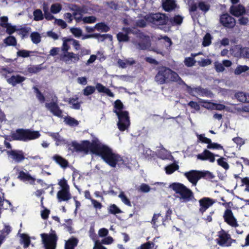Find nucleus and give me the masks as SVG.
<instances>
[{"label": "nucleus", "mask_w": 249, "mask_h": 249, "mask_svg": "<svg viewBox=\"0 0 249 249\" xmlns=\"http://www.w3.org/2000/svg\"><path fill=\"white\" fill-rule=\"evenodd\" d=\"M71 146L77 152L92 154L101 157L109 165L115 167L116 165L121 167L124 164V160L119 154L115 153L107 145L102 143L98 139L94 138L91 142L84 141L81 143L72 142Z\"/></svg>", "instance_id": "obj_1"}, {"label": "nucleus", "mask_w": 249, "mask_h": 249, "mask_svg": "<svg viewBox=\"0 0 249 249\" xmlns=\"http://www.w3.org/2000/svg\"><path fill=\"white\" fill-rule=\"evenodd\" d=\"M155 79L159 84H163L170 81H173L177 82L179 85H185L176 72L165 67H162L159 70Z\"/></svg>", "instance_id": "obj_2"}, {"label": "nucleus", "mask_w": 249, "mask_h": 249, "mask_svg": "<svg viewBox=\"0 0 249 249\" xmlns=\"http://www.w3.org/2000/svg\"><path fill=\"white\" fill-rule=\"evenodd\" d=\"M114 107L115 109L114 110V112L116 113L118 119V128L120 131H124L127 129L130 125L128 113L126 111L122 110L123 105L119 100L115 101Z\"/></svg>", "instance_id": "obj_3"}, {"label": "nucleus", "mask_w": 249, "mask_h": 249, "mask_svg": "<svg viewBox=\"0 0 249 249\" xmlns=\"http://www.w3.org/2000/svg\"><path fill=\"white\" fill-rule=\"evenodd\" d=\"M170 187L176 192V197L182 202H189L194 198L192 191L182 184L174 183Z\"/></svg>", "instance_id": "obj_4"}, {"label": "nucleus", "mask_w": 249, "mask_h": 249, "mask_svg": "<svg viewBox=\"0 0 249 249\" xmlns=\"http://www.w3.org/2000/svg\"><path fill=\"white\" fill-rule=\"evenodd\" d=\"M40 136L37 131H32L29 129H18L11 134L13 140L28 141L38 138Z\"/></svg>", "instance_id": "obj_5"}, {"label": "nucleus", "mask_w": 249, "mask_h": 249, "mask_svg": "<svg viewBox=\"0 0 249 249\" xmlns=\"http://www.w3.org/2000/svg\"><path fill=\"white\" fill-rule=\"evenodd\" d=\"M40 236L45 249H55L57 237L54 231L50 234L41 233Z\"/></svg>", "instance_id": "obj_6"}, {"label": "nucleus", "mask_w": 249, "mask_h": 249, "mask_svg": "<svg viewBox=\"0 0 249 249\" xmlns=\"http://www.w3.org/2000/svg\"><path fill=\"white\" fill-rule=\"evenodd\" d=\"M211 173L209 171H199L191 170L184 173V176L193 186H196L198 181L202 178L207 175H210Z\"/></svg>", "instance_id": "obj_7"}, {"label": "nucleus", "mask_w": 249, "mask_h": 249, "mask_svg": "<svg viewBox=\"0 0 249 249\" xmlns=\"http://www.w3.org/2000/svg\"><path fill=\"white\" fill-rule=\"evenodd\" d=\"M148 21L156 25L165 24L168 20V18L161 13L153 14L147 17Z\"/></svg>", "instance_id": "obj_8"}, {"label": "nucleus", "mask_w": 249, "mask_h": 249, "mask_svg": "<svg viewBox=\"0 0 249 249\" xmlns=\"http://www.w3.org/2000/svg\"><path fill=\"white\" fill-rule=\"evenodd\" d=\"M139 37L140 38V40L139 42L137 41L134 40L133 43L137 49L141 50H146L148 49L150 46V40L148 36H146L140 34Z\"/></svg>", "instance_id": "obj_9"}, {"label": "nucleus", "mask_w": 249, "mask_h": 249, "mask_svg": "<svg viewBox=\"0 0 249 249\" xmlns=\"http://www.w3.org/2000/svg\"><path fill=\"white\" fill-rule=\"evenodd\" d=\"M220 23L225 27L232 29L236 23L234 18L228 14H222L220 17Z\"/></svg>", "instance_id": "obj_10"}, {"label": "nucleus", "mask_w": 249, "mask_h": 249, "mask_svg": "<svg viewBox=\"0 0 249 249\" xmlns=\"http://www.w3.org/2000/svg\"><path fill=\"white\" fill-rule=\"evenodd\" d=\"M80 57L78 54L69 52L62 53L61 58L66 64L69 65L77 63L80 60Z\"/></svg>", "instance_id": "obj_11"}, {"label": "nucleus", "mask_w": 249, "mask_h": 249, "mask_svg": "<svg viewBox=\"0 0 249 249\" xmlns=\"http://www.w3.org/2000/svg\"><path fill=\"white\" fill-rule=\"evenodd\" d=\"M45 107L54 115L57 117L62 116V112L57 105L56 98H53L52 101L50 103H46Z\"/></svg>", "instance_id": "obj_12"}, {"label": "nucleus", "mask_w": 249, "mask_h": 249, "mask_svg": "<svg viewBox=\"0 0 249 249\" xmlns=\"http://www.w3.org/2000/svg\"><path fill=\"white\" fill-rule=\"evenodd\" d=\"M217 241L219 245L224 247L230 246L232 243L230 235L224 231H221L219 232Z\"/></svg>", "instance_id": "obj_13"}, {"label": "nucleus", "mask_w": 249, "mask_h": 249, "mask_svg": "<svg viewBox=\"0 0 249 249\" xmlns=\"http://www.w3.org/2000/svg\"><path fill=\"white\" fill-rule=\"evenodd\" d=\"M5 152L7 155L15 162H21L25 159L24 155L22 151L11 149L6 150Z\"/></svg>", "instance_id": "obj_14"}, {"label": "nucleus", "mask_w": 249, "mask_h": 249, "mask_svg": "<svg viewBox=\"0 0 249 249\" xmlns=\"http://www.w3.org/2000/svg\"><path fill=\"white\" fill-rule=\"evenodd\" d=\"M224 218L225 222L229 225L233 227H237L238 226L236 219L233 216L231 211L230 209H227L224 214Z\"/></svg>", "instance_id": "obj_15"}, {"label": "nucleus", "mask_w": 249, "mask_h": 249, "mask_svg": "<svg viewBox=\"0 0 249 249\" xmlns=\"http://www.w3.org/2000/svg\"><path fill=\"white\" fill-rule=\"evenodd\" d=\"M200 208V212L203 213L208 208L211 206L214 201L209 197H204L199 200Z\"/></svg>", "instance_id": "obj_16"}, {"label": "nucleus", "mask_w": 249, "mask_h": 249, "mask_svg": "<svg viewBox=\"0 0 249 249\" xmlns=\"http://www.w3.org/2000/svg\"><path fill=\"white\" fill-rule=\"evenodd\" d=\"M197 158L201 160H209L211 162L215 161L214 155L210 151L205 149L202 153L197 155Z\"/></svg>", "instance_id": "obj_17"}, {"label": "nucleus", "mask_w": 249, "mask_h": 249, "mask_svg": "<svg viewBox=\"0 0 249 249\" xmlns=\"http://www.w3.org/2000/svg\"><path fill=\"white\" fill-rule=\"evenodd\" d=\"M230 11L232 15L239 17L246 13V9L241 4L233 5L231 6Z\"/></svg>", "instance_id": "obj_18"}, {"label": "nucleus", "mask_w": 249, "mask_h": 249, "mask_svg": "<svg viewBox=\"0 0 249 249\" xmlns=\"http://www.w3.org/2000/svg\"><path fill=\"white\" fill-rule=\"evenodd\" d=\"M26 78L19 74L13 75L7 79V82L8 84L14 87L17 84H19L24 81Z\"/></svg>", "instance_id": "obj_19"}, {"label": "nucleus", "mask_w": 249, "mask_h": 249, "mask_svg": "<svg viewBox=\"0 0 249 249\" xmlns=\"http://www.w3.org/2000/svg\"><path fill=\"white\" fill-rule=\"evenodd\" d=\"M70 190H60L57 193V198L58 201H67L71 198Z\"/></svg>", "instance_id": "obj_20"}, {"label": "nucleus", "mask_w": 249, "mask_h": 249, "mask_svg": "<svg viewBox=\"0 0 249 249\" xmlns=\"http://www.w3.org/2000/svg\"><path fill=\"white\" fill-rule=\"evenodd\" d=\"M18 178L24 181H28L31 184H34L36 181V178L32 177L28 173L24 171H20L18 176Z\"/></svg>", "instance_id": "obj_21"}, {"label": "nucleus", "mask_w": 249, "mask_h": 249, "mask_svg": "<svg viewBox=\"0 0 249 249\" xmlns=\"http://www.w3.org/2000/svg\"><path fill=\"white\" fill-rule=\"evenodd\" d=\"M123 30L124 34L123 33H119L117 35V39L119 42H126L128 40V34L131 32V29L129 28H124Z\"/></svg>", "instance_id": "obj_22"}, {"label": "nucleus", "mask_w": 249, "mask_h": 249, "mask_svg": "<svg viewBox=\"0 0 249 249\" xmlns=\"http://www.w3.org/2000/svg\"><path fill=\"white\" fill-rule=\"evenodd\" d=\"M95 88V89H96L99 92L106 93L109 97H113L114 96V94L110 91L109 89L106 88L105 86H103L100 83H97Z\"/></svg>", "instance_id": "obj_23"}, {"label": "nucleus", "mask_w": 249, "mask_h": 249, "mask_svg": "<svg viewBox=\"0 0 249 249\" xmlns=\"http://www.w3.org/2000/svg\"><path fill=\"white\" fill-rule=\"evenodd\" d=\"M53 160L62 168H65L68 165V161L58 155H55L53 157Z\"/></svg>", "instance_id": "obj_24"}, {"label": "nucleus", "mask_w": 249, "mask_h": 249, "mask_svg": "<svg viewBox=\"0 0 249 249\" xmlns=\"http://www.w3.org/2000/svg\"><path fill=\"white\" fill-rule=\"evenodd\" d=\"M162 6L166 11H170L173 10L176 6L175 0H165L163 1Z\"/></svg>", "instance_id": "obj_25"}, {"label": "nucleus", "mask_w": 249, "mask_h": 249, "mask_svg": "<svg viewBox=\"0 0 249 249\" xmlns=\"http://www.w3.org/2000/svg\"><path fill=\"white\" fill-rule=\"evenodd\" d=\"M135 63V61L133 58H128L124 59H119L118 64L120 67L122 68H125L128 66H131Z\"/></svg>", "instance_id": "obj_26"}, {"label": "nucleus", "mask_w": 249, "mask_h": 249, "mask_svg": "<svg viewBox=\"0 0 249 249\" xmlns=\"http://www.w3.org/2000/svg\"><path fill=\"white\" fill-rule=\"evenodd\" d=\"M74 18L76 20H82L85 23H93L96 20V18L93 16L85 17L82 18L80 15H78L76 13H73Z\"/></svg>", "instance_id": "obj_27"}, {"label": "nucleus", "mask_w": 249, "mask_h": 249, "mask_svg": "<svg viewBox=\"0 0 249 249\" xmlns=\"http://www.w3.org/2000/svg\"><path fill=\"white\" fill-rule=\"evenodd\" d=\"M11 231V227L8 225H4V228L0 231V246L2 243L5 237L9 234Z\"/></svg>", "instance_id": "obj_28"}, {"label": "nucleus", "mask_w": 249, "mask_h": 249, "mask_svg": "<svg viewBox=\"0 0 249 249\" xmlns=\"http://www.w3.org/2000/svg\"><path fill=\"white\" fill-rule=\"evenodd\" d=\"M235 97L241 102H249V94L243 92H239L235 94Z\"/></svg>", "instance_id": "obj_29"}, {"label": "nucleus", "mask_w": 249, "mask_h": 249, "mask_svg": "<svg viewBox=\"0 0 249 249\" xmlns=\"http://www.w3.org/2000/svg\"><path fill=\"white\" fill-rule=\"evenodd\" d=\"M49 136L52 137L55 141L57 145H61L65 143V140L61 137L58 133H48Z\"/></svg>", "instance_id": "obj_30"}, {"label": "nucleus", "mask_w": 249, "mask_h": 249, "mask_svg": "<svg viewBox=\"0 0 249 249\" xmlns=\"http://www.w3.org/2000/svg\"><path fill=\"white\" fill-rule=\"evenodd\" d=\"M187 87L189 89L188 90L190 92V94H191L193 96H196L195 93H197L200 96H205L207 94L205 90L200 87L194 89L189 88L188 86Z\"/></svg>", "instance_id": "obj_31"}, {"label": "nucleus", "mask_w": 249, "mask_h": 249, "mask_svg": "<svg viewBox=\"0 0 249 249\" xmlns=\"http://www.w3.org/2000/svg\"><path fill=\"white\" fill-rule=\"evenodd\" d=\"M78 243V240L72 238L67 241L65 243V249H74Z\"/></svg>", "instance_id": "obj_32"}, {"label": "nucleus", "mask_w": 249, "mask_h": 249, "mask_svg": "<svg viewBox=\"0 0 249 249\" xmlns=\"http://www.w3.org/2000/svg\"><path fill=\"white\" fill-rule=\"evenodd\" d=\"M20 243L23 244V247L25 248H27L30 244V239L29 236L25 233L20 234Z\"/></svg>", "instance_id": "obj_33"}, {"label": "nucleus", "mask_w": 249, "mask_h": 249, "mask_svg": "<svg viewBox=\"0 0 249 249\" xmlns=\"http://www.w3.org/2000/svg\"><path fill=\"white\" fill-rule=\"evenodd\" d=\"M94 29L101 32H107L108 31L109 28L104 23H99L95 25Z\"/></svg>", "instance_id": "obj_34"}, {"label": "nucleus", "mask_w": 249, "mask_h": 249, "mask_svg": "<svg viewBox=\"0 0 249 249\" xmlns=\"http://www.w3.org/2000/svg\"><path fill=\"white\" fill-rule=\"evenodd\" d=\"M160 214L157 213L154 214L153 217L152 222L155 227H158V225L161 222L164 224L163 218L160 217Z\"/></svg>", "instance_id": "obj_35"}, {"label": "nucleus", "mask_w": 249, "mask_h": 249, "mask_svg": "<svg viewBox=\"0 0 249 249\" xmlns=\"http://www.w3.org/2000/svg\"><path fill=\"white\" fill-rule=\"evenodd\" d=\"M212 36L210 33H207L203 37L202 45L204 47L209 46L212 43Z\"/></svg>", "instance_id": "obj_36"}, {"label": "nucleus", "mask_w": 249, "mask_h": 249, "mask_svg": "<svg viewBox=\"0 0 249 249\" xmlns=\"http://www.w3.org/2000/svg\"><path fill=\"white\" fill-rule=\"evenodd\" d=\"M179 166L176 164H172L165 167V170L167 174H171L173 173L176 170L178 169Z\"/></svg>", "instance_id": "obj_37"}, {"label": "nucleus", "mask_w": 249, "mask_h": 249, "mask_svg": "<svg viewBox=\"0 0 249 249\" xmlns=\"http://www.w3.org/2000/svg\"><path fill=\"white\" fill-rule=\"evenodd\" d=\"M249 70V67L245 65H238L234 70V74L235 75H239L248 71Z\"/></svg>", "instance_id": "obj_38"}, {"label": "nucleus", "mask_w": 249, "mask_h": 249, "mask_svg": "<svg viewBox=\"0 0 249 249\" xmlns=\"http://www.w3.org/2000/svg\"><path fill=\"white\" fill-rule=\"evenodd\" d=\"M64 122L71 126H76L79 124L77 120L69 116L65 118Z\"/></svg>", "instance_id": "obj_39"}, {"label": "nucleus", "mask_w": 249, "mask_h": 249, "mask_svg": "<svg viewBox=\"0 0 249 249\" xmlns=\"http://www.w3.org/2000/svg\"><path fill=\"white\" fill-rule=\"evenodd\" d=\"M2 27L6 29V32L9 35L13 34L18 30L16 26H13L10 23L9 24H3L2 25Z\"/></svg>", "instance_id": "obj_40"}, {"label": "nucleus", "mask_w": 249, "mask_h": 249, "mask_svg": "<svg viewBox=\"0 0 249 249\" xmlns=\"http://www.w3.org/2000/svg\"><path fill=\"white\" fill-rule=\"evenodd\" d=\"M198 7L202 11L207 12L210 9V5L206 2L200 1L198 3Z\"/></svg>", "instance_id": "obj_41"}, {"label": "nucleus", "mask_w": 249, "mask_h": 249, "mask_svg": "<svg viewBox=\"0 0 249 249\" xmlns=\"http://www.w3.org/2000/svg\"><path fill=\"white\" fill-rule=\"evenodd\" d=\"M30 37L32 42L35 44H38L41 41L40 35L37 32L32 33L30 35Z\"/></svg>", "instance_id": "obj_42"}, {"label": "nucleus", "mask_w": 249, "mask_h": 249, "mask_svg": "<svg viewBox=\"0 0 249 249\" xmlns=\"http://www.w3.org/2000/svg\"><path fill=\"white\" fill-rule=\"evenodd\" d=\"M95 91V88L92 86H87L83 90V93L85 96H89L93 94Z\"/></svg>", "instance_id": "obj_43"}, {"label": "nucleus", "mask_w": 249, "mask_h": 249, "mask_svg": "<svg viewBox=\"0 0 249 249\" xmlns=\"http://www.w3.org/2000/svg\"><path fill=\"white\" fill-rule=\"evenodd\" d=\"M109 213H110L115 214L117 213H120L122 211L115 204L110 205L108 208Z\"/></svg>", "instance_id": "obj_44"}, {"label": "nucleus", "mask_w": 249, "mask_h": 249, "mask_svg": "<svg viewBox=\"0 0 249 249\" xmlns=\"http://www.w3.org/2000/svg\"><path fill=\"white\" fill-rule=\"evenodd\" d=\"M217 164L222 167L224 169L228 170L229 168V165L224 158H220L217 160Z\"/></svg>", "instance_id": "obj_45"}, {"label": "nucleus", "mask_w": 249, "mask_h": 249, "mask_svg": "<svg viewBox=\"0 0 249 249\" xmlns=\"http://www.w3.org/2000/svg\"><path fill=\"white\" fill-rule=\"evenodd\" d=\"M62 9V6L58 3L53 4L51 6V11L53 14L59 13Z\"/></svg>", "instance_id": "obj_46"}, {"label": "nucleus", "mask_w": 249, "mask_h": 249, "mask_svg": "<svg viewBox=\"0 0 249 249\" xmlns=\"http://www.w3.org/2000/svg\"><path fill=\"white\" fill-rule=\"evenodd\" d=\"M4 42L8 46H15L17 43L16 38L13 36H9L4 40Z\"/></svg>", "instance_id": "obj_47"}, {"label": "nucleus", "mask_w": 249, "mask_h": 249, "mask_svg": "<svg viewBox=\"0 0 249 249\" xmlns=\"http://www.w3.org/2000/svg\"><path fill=\"white\" fill-rule=\"evenodd\" d=\"M183 20V18L179 15L175 16L174 17L170 18V22L173 25H179Z\"/></svg>", "instance_id": "obj_48"}, {"label": "nucleus", "mask_w": 249, "mask_h": 249, "mask_svg": "<svg viewBox=\"0 0 249 249\" xmlns=\"http://www.w3.org/2000/svg\"><path fill=\"white\" fill-rule=\"evenodd\" d=\"M200 103L203 104L202 106L205 108H206L209 109H214V103L208 102L203 99L200 100Z\"/></svg>", "instance_id": "obj_49"}, {"label": "nucleus", "mask_w": 249, "mask_h": 249, "mask_svg": "<svg viewBox=\"0 0 249 249\" xmlns=\"http://www.w3.org/2000/svg\"><path fill=\"white\" fill-rule=\"evenodd\" d=\"M119 197L121 199L122 201L126 205L131 207V204L129 199L126 196L124 192H121Z\"/></svg>", "instance_id": "obj_50"}, {"label": "nucleus", "mask_w": 249, "mask_h": 249, "mask_svg": "<svg viewBox=\"0 0 249 249\" xmlns=\"http://www.w3.org/2000/svg\"><path fill=\"white\" fill-rule=\"evenodd\" d=\"M198 65L200 67H206L212 63V60L210 59L201 58L196 61Z\"/></svg>", "instance_id": "obj_51"}, {"label": "nucleus", "mask_w": 249, "mask_h": 249, "mask_svg": "<svg viewBox=\"0 0 249 249\" xmlns=\"http://www.w3.org/2000/svg\"><path fill=\"white\" fill-rule=\"evenodd\" d=\"M34 20L36 21L42 20L43 18V15L42 11L39 9L34 11L33 13Z\"/></svg>", "instance_id": "obj_52"}, {"label": "nucleus", "mask_w": 249, "mask_h": 249, "mask_svg": "<svg viewBox=\"0 0 249 249\" xmlns=\"http://www.w3.org/2000/svg\"><path fill=\"white\" fill-rule=\"evenodd\" d=\"M69 104L71 107L74 109H79L80 104L78 101V98H72L69 101Z\"/></svg>", "instance_id": "obj_53"}, {"label": "nucleus", "mask_w": 249, "mask_h": 249, "mask_svg": "<svg viewBox=\"0 0 249 249\" xmlns=\"http://www.w3.org/2000/svg\"><path fill=\"white\" fill-rule=\"evenodd\" d=\"M58 184L60 186L61 190H70L69 185L68 184L67 180L64 178L60 179Z\"/></svg>", "instance_id": "obj_54"}, {"label": "nucleus", "mask_w": 249, "mask_h": 249, "mask_svg": "<svg viewBox=\"0 0 249 249\" xmlns=\"http://www.w3.org/2000/svg\"><path fill=\"white\" fill-rule=\"evenodd\" d=\"M137 249H155V244L152 242H148L139 247Z\"/></svg>", "instance_id": "obj_55"}, {"label": "nucleus", "mask_w": 249, "mask_h": 249, "mask_svg": "<svg viewBox=\"0 0 249 249\" xmlns=\"http://www.w3.org/2000/svg\"><path fill=\"white\" fill-rule=\"evenodd\" d=\"M71 39H63V42L62 46L61 47V50L63 52V53H65L66 52H69L68 50L70 49V46L68 44V42L70 41Z\"/></svg>", "instance_id": "obj_56"}, {"label": "nucleus", "mask_w": 249, "mask_h": 249, "mask_svg": "<svg viewBox=\"0 0 249 249\" xmlns=\"http://www.w3.org/2000/svg\"><path fill=\"white\" fill-rule=\"evenodd\" d=\"M196 61L193 57H188L185 58L184 64L187 67H192L195 65Z\"/></svg>", "instance_id": "obj_57"}, {"label": "nucleus", "mask_w": 249, "mask_h": 249, "mask_svg": "<svg viewBox=\"0 0 249 249\" xmlns=\"http://www.w3.org/2000/svg\"><path fill=\"white\" fill-rule=\"evenodd\" d=\"M207 147L208 149H223L222 146L217 143L212 142V141H211V142L208 144Z\"/></svg>", "instance_id": "obj_58"}, {"label": "nucleus", "mask_w": 249, "mask_h": 249, "mask_svg": "<svg viewBox=\"0 0 249 249\" xmlns=\"http://www.w3.org/2000/svg\"><path fill=\"white\" fill-rule=\"evenodd\" d=\"M149 15L145 16L143 19L137 20L136 26L140 27H144L146 25V22L148 21V20L147 19V17Z\"/></svg>", "instance_id": "obj_59"}, {"label": "nucleus", "mask_w": 249, "mask_h": 249, "mask_svg": "<svg viewBox=\"0 0 249 249\" xmlns=\"http://www.w3.org/2000/svg\"><path fill=\"white\" fill-rule=\"evenodd\" d=\"M71 32L76 37L81 36L82 33V30L78 28H71Z\"/></svg>", "instance_id": "obj_60"}, {"label": "nucleus", "mask_w": 249, "mask_h": 249, "mask_svg": "<svg viewBox=\"0 0 249 249\" xmlns=\"http://www.w3.org/2000/svg\"><path fill=\"white\" fill-rule=\"evenodd\" d=\"M139 190L143 193H148L150 190V187L146 184H142L139 187Z\"/></svg>", "instance_id": "obj_61"}, {"label": "nucleus", "mask_w": 249, "mask_h": 249, "mask_svg": "<svg viewBox=\"0 0 249 249\" xmlns=\"http://www.w3.org/2000/svg\"><path fill=\"white\" fill-rule=\"evenodd\" d=\"M35 91L36 92V96L38 100L40 102L43 103L45 101V98L44 96L36 88Z\"/></svg>", "instance_id": "obj_62"}, {"label": "nucleus", "mask_w": 249, "mask_h": 249, "mask_svg": "<svg viewBox=\"0 0 249 249\" xmlns=\"http://www.w3.org/2000/svg\"><path fill=\"white\" fill-rule=\"evenodd\" d=\"M239 23L241 25H247L249 21V18L247 17H241L238 20Z\"/></svg>", "instance_id": "obj_63"}, {"label": "nucleus", "mask_w": 249, "mask_h": 249, "mask_svg": "<svg viewBox=\"0 0 249 249\" xmlns=\"http://www.w3.org/2000/svg\"><path fill=\"white\" fill-rule=\"evenodd\" d=\"M101 243L98 240H94V246L93 249H107L101 245Z\"/></svg>", "instance_id": "obj_64"}]
</instances>
